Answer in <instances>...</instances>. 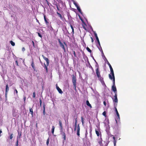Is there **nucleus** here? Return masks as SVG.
Returning a JSON list of instances; mask_svg holds the SVG:
<instances>
[{
  "mask_svg": "<svg viewBox=\"0 0 146 146\" xmlns=\"http://www.w3.org/2000/svg\"><path fill=\"white\" fill-rule=\"evenodd\" d=\"M44 68L46 69V72H48L47 67L45 64H44Z\"/></svg>",
  "mask_w": 146,
  "mask_h": 146,
  "instance_id": "72a5a7b5",
  "label": "nucleus"
},
{
  "mask_svg": "<svg viewBox=\"0 0 146 146\" xmlns=\"http://www.w3.org/2000/svg\"><path fill=\"white\" fill-rule=\"evenodd\" d=\"M59 124L60 127V132H62L63 131V126L62 122L60 120L59 121Z\"/></svg>",
  "mask_w": 146,
  "mask_h": 146,
  "instance_id": "1a4fd4ad",
  "label": "nucleus"
},
{
  "mask_svg": "<svg viewBox=\"0 0 146 146\" xmlns=\"http://www.w3.org/2000/svg\"><path fill=\"white\" fill-rule=\"evenodd\" d=\"M9 90V88L8 84L6 85V90H5V95H6L7 93Z\"/></svg>",
  "mask_w": 146,
  "mask_h": 146,
  "instance_id": "dca6fc26",
  "label": "nucleus"
},
{
  "mask_svg": "<svg viewBox=\"0 0 146 146\" xmlns=\"http://www.w3.org/2000/svg\"><path fill=\"white\" fill-rule=\"evenodd\" d=\"M72 1L73 2L75 6L76 7H77L78 6V5L77 3L75 2V1L74 0H72Z\"/></svg>",
  "mask_w": 146,
  "mask_h": 146,
  "instance_id": "4be33fe9",
  "label": "nucleus"
},
{
  "mask_svg": "<svg viewBox=\"0 0 146 146\" xmlns=\"http://www.w3.org/2000/svg\"><path fill=\"white\" fill-rule=\"evenodd\" d=\"M80 127L79 124L78 125L77 129V134L78 136L80 135Z\"/></svg>",
  "mask_w": 146,
  "mask_h": 146,
  "instance_id": "4468645a",
  "label": "nucleus"
},
{
  "mask_svg": "<svg viewBox=\"0 0 146 146\" xmlns=\"http://www.w3.org/2000/svg\"><path fill=\"white\" fill-rule=\"evenodd\" d=\"M96 133L97 136H99L100 135V133L99 131L96 130Z\"/></svg>",
  "mask_w": 146,
  "mask_h": 146,
  "instance_id": "473e14b6",
  "label": "nucleus"
},
{
  "mask_svg": "<svg viewBox=\"0 0 146 146\" xmlns=\"http://www.w3.org/2000/svg\"><path fill=\"white\" fill-rule=\"evenodd\" d=\"M37 33L38 34V36H39L40 37V38H42V35L39 33Z\"/></svg>",
  "mask_w": 146,
  "mask_h": 146,
  "instance_id": "e433bc0d",
  "label": "nucleus"
},
{
  "mask_svg": "<svg viewBox=\"0 0 146 146\" xmlns=\"http://www.w3.org/2000/svg\"><path fill=\"white\" fill-rule=\"evenodd\" d=\"M56 87L57 90L58 92L60 94H62V92L61 90L59 87L57 86V84L56 85Z\"/></svg>",
  "mask_w": 146,
  "mask_h": 146,
  "instance_id": "f8f14e48",
  "label": "nucleus"
},
{
  "mask_svg": "<svg viewBox=\"0 0 146 146\" xmlns=\"http://www.w3.org/2000/svg\"><path fill=\"white\" fill-rule=\"evenodd\" d=\"M23 99L24 102H25L26 101V97L25 96H24Z\"/></svg>",
  "mask_w": 146,
  "mask_h": 146,
  "instance_id": "4d7b16f0",
  "label": "nucleus"
},
{
  "mask_svg": "<svg viewBox=\"0 0 146 146\" xmlns=\"http://www.w3.org/2000/svg\"><path fill=\"white\" fill-rule=\"evenodd\" d=\"M57 1L60 3H63L62 1L61 0H57Z\"/></svg>",
  "mask_w": 146,
  "mask_h": 146,
  "instance_id": "4c0bfd02",
  "label": "nucleus"
},
{
  "mask_svg": "<svg viewBox=\"0 0 146 146\" xmlns=\"http://www.w3.org/2000/svg\"><path fill=\"white\" fill-rule=\"evenodd\" d=\"M44 20L45 22L46 23V24H48V23L47 21V20L46 19L45 16V15H44Z\"/></svg>",
  "mask_w": 146,
  "mask_h": 146,
  "instance_id": "393cba45",
  "label": "nucleus"
},
{
  "mask_svg": "<svg viewBox=\"0 0 146 146\" xmlns=\"http://www.w3.org/2000/svg\"><path fill=\"white\" fill-rule=\"evenodd\" d=\"M58 42H59V44H61V43H62L61 42V40H60V39H58Z\"/></svg>",
  "mask_w": 146,
  "mask_h": 146,
  "instance_id": "a18cd8bd",
  "label": "nucleus"
},
{
  "mask_svg": "<svg viewBox=\"0 0 146 146\" xmlns=\"http://www.w3.org/2000/svg\"><path fill=\"white\" fill-rule=\"evenodd\" d=\"M96 74L100 82L104 80L103 78L101 76L100 72L96 73Z\"/></svg>",
  "mask_w": 146,
  "mask_h": 146,
  "instance_id": "39448f33",
  "label": "nucleus"
},
{
  "mask_svg": "<svg viewBox=\"0 0 146 146\" xmlns=\"http://www.w3.org/2000/svg\"><path fill=\"white\" fill-rule=\"evenodd\" d=\"M90 135H91V131H92V127L90 126Z\"/></svg>",
  "mask_w": 146,
  "mask_h": 146,
  "instance_id": "c03bdc74",
  "label": "nucleus"
},
{
  "mask_svg": "<svg viewBox=\"0 0 146 146\" xmlns=\"http://www.w3.org/2000/svg\"><path fill=\"white\" fill-rule=\"evenodd\" d=\"M76 8H77V9L78 10V11L80 13H81V14H82V11H81V10L80 9V7L78 6V7H76Z\"/></svg>",
  "mask_w": 146,
  "mask_h": 146,
  "instance_id": "6ab92c4d",
  "label": "nucleus"
},
{
  "mask_svg": "<svg viewBox=\"0 0 146 146\" xmlns=\"http://www.w3.org/2000/svg\"><path fill=\"white\" fill-rule=\"evenodd\" d=\"M72 82L73 85H74V84H76V77L74 75H73V76H72Z\"/></svg>",
  "mask_w": 146,
  "mask_h": 146,
  "instance_id": "6e6552de",
  "label": "nucleus"
},
{
  "mask_svg": "<svg viewBox=\"0 0 146 146\" xmlns=\"http://www.w3.org/2000/svg\"><path fill=\"white\" fill-rule=\"evenodd\" d=\"M13 133H12L10 134L9 137V138L10 139H12L13 138Z\"/></svg>",
  "mask_w": 146,
  "mask_h": 146,
  "instance_id": "2f4dec72",
  "label": "nucleus"
},
{
  "mask_svg": "<svg viewBox=\"0 0 146 146\" xmlns=\"http://www.w3.org/2000/svg\"><path fill=\"white\" fill-rule=\"evenodd\" d=\"M25 48L24 47H23L22 48V50L23 51H25Z\"/></svg>",
  "mask_w": 146,
  "mask_h": 146,
  "instance_id": "6e6d98bb",
  "label": "nucleus"
},
{
  "mask_svg": "<svg viewBox=\"0 0 146 146\" xmlns=\"http://www.w3.org/2000/svg\"><path fill=\"white\" fill-rule=\"evenodd\" d=\"M86 50H87V51L89 52H90V53H91L92 52V51L89 48H88V47H87L86 48Z\"/></svg>",
  "mask_w": 146,
  "mask_h": 146,
  "instance_id": "c756f323",
  "label": "nucleus"
},
{
  "mask_svg": "<svg viewBox=\"0 0 146 146\" xmlns=\"http://www.w3.org/2000/svg\"><path fill=\"white\" fill-rule=\"evenodd\" d=\"M45 104H43V110H45Z\"/></svg>",
  "mask_w": 146,
  "mask_h": 146,
  "instance_id": "8fccbe9b",
  "label": "nucleus"
},
{
  "mask_svg": "<svg viewBox=\"0 0 146 146\" xmlns=\"http://www.w3.org/2000/svg\"><path fill=\"white\" fill-rule=\"evenodd\" d=\"M112 99L113 102L114 103V106H117L118 101L117 98V94H115V96Z\"/></svg>",
  "mask_w": 146,
  "mask_h": 146,
  "instance_id": "f03ea898",
  "label": "nucleus"
},
{
  "mask_svg": "<svg viewBox=\"0 0 146 146\" xmlns=\"http://www.w3.org/2000/svg\"><path fill=\"white\" fill-rule=\"evenodd\" d=\"M10 43L13 46L15 45V43L12 40L10 41Z\"/></svg>",
  "mask_w": 146,
  "mask_h": 146,
  "instance_id": "5701e85b",
  "label": "nucleus"
},
{
  "mask_svg": "<svg viewBox=\"0 0 146 146\" xmlns=\"http://www.w3.org/2000/svg\"><path fill=\"white\" fill-rule=\"evenodd\" d=\"M109 64V67H110L111 72L110 74H111L112 77H115L113 70L112 66L110 64Z\"/></svg>",
  "mask_w": 146,
  "mask_h": 146,
  "instance_id": "20e7f679",
  "label": "nucleus"
},
{
  "mask_svg": "<svg viewBox=\"0 0 146 146\" xmlns=\"http://www.w3.org/2000/svg\"><path fill=\"white\" fill-rule=\"evenodd\" d=\"M109 77L110 79L112 80L113 85L112 86H115V77H112L110 74H109Z\"/></svg>",
  "mask_w": 146,
  "mask_h": 146,
  "instance_id": "7ed1b4c3",
  "label": "nucleus"
},
{
  "mask_svg": "<svg viewBox=\"0 0 146 146\" xmlns=\"http://www.w3.org/2000/svg\"><path fill=\"white\" fill-rule=\"evenodd\" d=\"M74 55L75 56H76V54H75V52L74 51Z\"/></svg>",
  "mask_w": 146,
  "mask_h": 146,
  "instance_id": "e2e57ef3",
  "label": "nucleus"
},
{
  "mask_svg": "<svg viewBox=\"0 0 146 146\" xmlns=\"http://www.w3.org/2000/svg\"><path fill=\"white\" fill-rule=\"evenodd\" d=\"M49 142V139H47V141H46V144L47 145H48Z\"/></svg>",
  "mask_w": 146,
  "mask_h": 146,
  "instance_id": "79ce46f5",
  "label": "nucleus"
},
{
  "mask_svg": "<svg viewBox=\"0 0 146 146\" xmlns=\"http://www.w3.org/2000/svg\"><path fill=\"white\" fill-rule=\"evenodd\" d=\"M60 47H61L63 49L64 51V52H65V50L64 46V44H63V43H61V44H60Z\"/></svg>",
  "mask_w": 146,
  "mask_h": 146,
  "instance_id": "f3484780",
  "label": "nucleus"
},
{
  "mask_svg": "<svg viewBox=\"0 0 146 146\" xmlns=\"http://www.w3.org/2000/svg\"><path fill=\"white\" fill-rule=\"evenodd\" d=\"M57 14L58 15L59 17H60V18L61 19H62V17L61 15L58 12H57Z\"/></svg>",
  "mask_w": 146,
  "mask_h": 146,
  "instance_id": "b1692460",
  "label": "nucleus"
},
{
  "mask_svg": "<svg viewBox=\"0 0 146 146\" xmlns=\"http://www.w3.org/2000/svg\"><path fill=\"white\" fill-rule=\"evenodd\" d=\"M91 39L92 42H94L93 39L92 37H91Z\"/></svg>",
  "mask_w": 146,
  "mask_h": 146,
  "instance_id": "052dcab7",
  "label": "nucleus"
},
{
  "mask_svg": "<svg viewBox=\"0 0 146 146\" xmlns=\"http://www.w3.org/2000/svg\"><path fill=\"white\" fill-rule=\"evenodd\" d=\"M73 86V88L74 89L76 90V84H74Z\"/></svg>",
  "mask_w": 146,
  "mask_h": 146,
  "instance_id": "58836bf2",
  "label": "nucleus"
},
{
  "mask_svg": "<svg viewBox=\"0 0 146 146\" xmlns=\"http://www.w3.org/2000/svg\"><path fill=\"white\" fill-rule=\"evenodd\" d=\"M100 82L103 86H106V84H105V82L104 80H103L102 81H101Z\"/></svg>",
  "mask_w": 146,
  "mask_h": 146,
  "instance_id": "7c9ffc66",
  "label": "nucleus"
},
{
  "mask_svg": "<svg viewBox=\"0 0 146 146\" xmlns=\"http://www.w3.org/2000/svg\"><path fill=\"white\" fill-rule=\"evenodd\" d=\"M40 106H42V101L40 99Z\"/></svg>",
  "mask_w": 146,
  "mask_h": 146,
  "instance_id": "de8ad7c7",
  "label": "nucleus"
},
{
  "mask_svg": "<svg viewBox=\"0 0 146 146\" xmlns=\"http://www.w3.org/2000/svg\"><path fill=\"white\" fill-rule=\"evenodd\" d=\"M14 93H16V94H17L18 92H17V90L16 89H15V90Z\"/></svg>",
  "mask_w": 146,
  "mask_h": 146,
  "instance_id": "3c124183",
  "label": "nucleus"
},
{
  "mask_svg": "<svg viewBox=\"0 0 146 146\" xmlns=\"http://www.w3.org/2000/svg\"><path fill=\"white\" fill-rule=\"evenodd\" d=\"M113 143H114V146H115L116 142V140L113 141Z\"/></svg>",
  "mask_w": 146,
  "mask_h": 146,
  "instance_id": "49530a36",
  "label": "nucleus"
},
{
  "mask_svg": "<svg viewBox=\"0 0 146 146\" xmlns=\"http://www.w3.org/2000/svg\"><path fill=\"white\" fill-rule=\"evenodd\" d=\"M36 96V94L35 92H34L33 93V97L34 98H35Z\"/></svg>",
  "mask_w": 146,
  "mask_h": 146,
  "instance_id": "c9c22d12",
  "label": "nucleus"
},
{
  "mask_svg": "<svg viewBox=\"0 0 146 146\" xmlns=\"http://www.w3.org/2000/svg\"><path fill=\"white\" fill-rule=\"evenodd\" d=\"M86 105L90 107H92V106H91V105L90 104L89 102L88 101V100H87L86 101Z\"/></svg>",
  "mask_w": 146,
  "mask_h": 146,
  "instance_id": "aec40b11",
  "label": "nucleus"
},
{
  "mask_svg": "<svg viewBox=\"0 0 146 146\" xmlns=\"http://www.w3.org/2000/svg\"><path fill=\"white\" fill-rule=\"evenodd\" d=\"M96 39L98 42V45H99V46H100V43L98 37L96 38Z\"/></svg>",
  "mask_w": 146,
  "mask_h": 146,
  "instance_id": "cd10ccee",
  "label": "nucleus"
},
{
  "mask_svg": "<svg viewBox=\"0 0 146 146\" xmlns=\"http://www.w3.org/2000/svg\"><path fill=\"white\" fill-rule=\"evenodd\" d=\"M102 56L103 59L106 62H107L109 66V64H110V63H109V62L108 61V60H107V59H106V58L105 57V56H104V55H103V56Z\"/></svg>",
  "mask_w": 146,
  "mask_h": 146,
  "instance_id": "2eb2a0df",
  "label": "nucleus"
},
{
  "mask_svg": "<svg viewBox=\"0 0 146 146\" xmlns=\"http://www.w3.org/2000/svg\"><path fill=\"white\" fill-rule=\"evenodd\" d=\"M30 112L31 113V114L33 116V109L31 108H30L29 109Z\"/></svg>",
  "mask_w": 146,
  "mask_h": 146,
  "instance_id": "c85d7f7f",
  "label": "nucleus"
},
{
  "mask_svg": "<svg viewBox=\"0 0 146 146\" xmlns=\"http://www.w3.org/2000/svg\"><path fill=\"white\" fill-rule=\"evenodd\" d=\"M92 67V66L90 65V68H91Z\"/></svg>",
  "mask_w": 146,
  "mask_h": 146,
  "instance_id": "774afa93",
  "label": "nucleus"
},
{
  "mask_svg": "<svg viewBox=\"0 0 146 146\" xmlns=\"http://www.w3.org/2000/svg\"><path fill=\"white\" fill-rule=\"evenodd\" d=\"M94 35L96 37V38L98 37L97 36V34L95 32H94Z\"/></svg>",
  "mask_w": 146,
  "mask_h": 146,
  "instance_id": "a19ab883",
  "label": "nucleus"
},
{
  "mask_svg": "<svg viewBox=\"0 0 146 146\" xmlns=\"http://www.w3.org/2000/svg\"><path fill=\"white\" fill-rule=\"evenodd\" d=\"M56 8H57V9L58 11H60V9H59V8L58 7V5H56Z\"/></svg>",
  "mask_w": 146,
  "mask_h": 146,
  "instance_id": "09e8293b",
  "label": "nucleus"
},
{
  "mask_svg": "<svg viewBox=\"0 0 146 146\" xmlns=\"http://www.w3.org/2000/svg\"><path fill=\"white\" fill-rule=\"evenodd\" d=\"M70 27H71V29H72V33L73 34L74 33V29H73V26L71 25H70Z\"/></svg>",
  "mask_w": 146,
  "mask_h": 146,
  "instance_id": "a878e982",
  "label": "nucleus"
},
{
  "mask_svg": "<svg viewBox=\"0 0 146 146\" xmlns=\"http://www.w3.org/2000/svg\"><path fill=\"white\" fill-rule=\"evenodd\" d=\"M95 67L96 68V74L100 72V71L99 67L97 62H96V64L95 65Z\"/></svg>",
  "mask_w": 146,
  "mask_h": 146,
  "instance_id": "423d86ee",
  "label": "nucleus"
},
{
  "mask_svg": "<svg viewBox=\"0 0 146 146\" xmlns=\"http://www.w3.org/2000/svg\"><path fill=\"white\" fill-rule=\"evenodd\" d=\"M85 119L83 117H81V122L82 123V125H84V121Z\"/></svg>",
  "mask_w": 146,
  "mask_h": 146,
  "instance_id": "412c9836",
  "label": "nucleus"
},
{
  "mask_svg": "<svg viewBox=\"0 0 146 146\" xmlns=\"http://www.w3.org/2000/svg\"><path fill=\"white\" fill-rule=\"evenodd\" d=\"M31 65V66H32V67L35 70V64H34V62L33 60H32V62Z\"/></svg>",
  "mask_w": 146,
  "mask_h": 146,
  "instance_id": "a211bd4d",
  "label": "nucleus"
},
{
  "mask_svg": "<svg viewBox=\"0 0 146 146\" xmlns=\"http://www.w3.org/2000/svg\"><path fill=\"white\" fill-rule=\"evenodd\" d=\"M117 106H114V108L115 109V111L116 113V115L117 116V117L115 119V120L116 121V124H117V121H119L120 120V118L119 114L116 108V107Z\"/></svg>",
  "mask_w": 146,
  "mask_h": 146,
  "instance_id": "f257e3e1",
  "label": "nucleus"
},
{
  "mask_svg": "<svg viewBox=\"0 0 146 146\" xmlns=\"http://www.w3.org/2000/svg\"><path fill=\"white\" fill-rule=\"evenodd\" d=\"M103 103H104V105L105 106H106V102H105V101H104V102Z\"/></svg>",
  "mask_w": 146,
  "mask_h": 146,
  "instance_id": "864d4df0",
  "label": "nucleus"
},
{
  "mask_svg": "<svg viewBox=\"0 0 146 146\" xmlns=\"http://www.w3.org/2000/svg\"><path fill=\"white\" fill-rule=\"evenodd\" d=\"M42 57L43 58L44 60H45L46 62V65L47 66H48L49 65V61L47 58L45 57L43 55H42Z\"/></svg>",
  "mask_w": 146,
  "mask_h": 146,
  "instance_id": "0eeeda50",
  "label": "nucleus"
},
{
  "mask_svg": "<svg viewBox=\"0 0 146 146\" xmlns=\"http://www.w3.org/2000/svg\"><path fill=\"white\" fill-rule=\"evenodd\" d=\"M111 88L112 90L114 92L115 94H117V89L115 86H112Z\"/></svg>",
  "mask_w": 146,
  "mask_h": 146,
  "instance_id": "9d476101",
  "label": "nucleus"
},
{
  "mask_svg": "<svg viewBox=\"0 0 146 146\" xmlns=\"http://www.w3.org/2000/svg\"><path fill=\"white\" fill-rule=\"evenodd\" d=\"M18 143H19V140H18V138L17 140V141L16 142V144H15L16 146H18Z\"/></svg>",
  "mask_w": 146,
  "mask_h": 146,
  "instance_id": "f704fd0d",
  "label": "nucleus"
},
{
  "mask_svg": "<svg viewBox=\"0 0 146 146\" xmlns=\"http://www.w3.org/2000/svg\"><path fill=\"white\" fill-rule=\"evenodd\" d=\"M87 134H88V132H87V130H86V133H85V135H86H86Z\"/></svg>",
  "mask_w": 146,
  "mask_h": 146,
  "instance_id": "13d9d810",
  "label": "nucleus"
},
{
  "mask_svg": "<svg viewBox=\"0 0 146 146\" xmlns=\"http://www.w3.org/2000/svg\"><path fill=\"white\" fill-rule=\"evenodd\" d=\"M15 63H16V64H17V66H19L18 65V61H17V60H16V61H15Z\"/></svg>",
  "mask_w": 146,
  "mask_h": 146,
  "instance_id": "603ef678",
  "label": "nucleus"
},
{
  "mask_svg": "<svg viewBox=\"0 0 146 146\" xmlns=\"http://www.w3.org/2000/svg\"><path fill=\"white\" fill-rule=\"evenodd\" d=\"M32 43H33V45L34 46V43L33 41H32Z\"/></svg>",
  "mask_w": 146,
  "mask_h": 146,
  "instance_id": "0e129e2a",
  "label": "nucleus"
},
{
  "mask_svg": "<svg viewBox=\"0 0 146 146\" xmlns=\"http://www.w3.org/2000/svg\"><path fill=\"white\" fill-rule=\"evenodd\" d=\"M93 59H94V60L95 62L96 63V62H96V60L94 59V58H93Z\"/></svg>",
  "mask_w": 146,
  "mask_h": 146,
  "instance_id": "338daca9",
  "label": "nucleus"
},
{
  "mask_svg": "<svg viewBox=\"0 0 146 146\" xmlns=\"http://www.w3.org/2000/svg\"><path fill=\"white\" fill-rule=\"evenodd\" d=\"M97 47L98 48L99 50L101 52L102 56H103V55H104V54L103 53V51L102 50L101 45H100V46H99V45H97Z\"/></svg>",
  "mask_w": 146,
  "mask_h": 146,
  "instance_id": "ddd939ff",
  "label": "nucleus"
},
{
  "mask_svg": "<svg viewBox=\"0 0 146 146\" xmlns=\"http://www.w3.org/2000/svg\"><path fill=\"white\" fill-rule=\"evenodd\" d=\"M46 113L45 111V110H43V114L44 115H45V114Z\"/></svg>",
  "mask_w": 146,
  "mask_h": 146,
  "instance_id": "5fc2aeb1",
  "label": "nucleus"
},
{
  "mask_svg": "<svg viewBox=\"0 0 146 146\" xmlns=\"http://www.w3.org/2000/svg\"><path fill=\"white\" fill-rule=\"evenodd\" d=\"M54 126H52V134H53L54 133Z\"/></svg>",
  "mask_w": 146,
  "mask_h": 146,
  "instance_id": "bb28decb",
  "label": "nucleus"
},
{
  "mask_svg": "<svg viewBox=\"0 0 146 146\" xmlns=\"http://www.w3.org/2000/svg\"><path fill=\"white\" fill-rule=\"evenodd\" d=\"M106 112L105 111H104L102 113V115L104 116H105L106 115Z\"/></svg>",
  "mask_w": 146,
  "mask_h": 146,
  "instance_id": "ea45409f",
  "label": "nucleus"
},
{
  "mask_svg": "<svg viewBox=\"0 0 146 146\" xmlns=\"http://www.w3.org/2000/svg\"><path fill=\"white\" fill-rule=\"evenodd\" d=\"M91 68L92 69V70L93 71H94V69H93V68H92H92Z\"/></svg>",
  "mask_w": 146,
  "mask_h": 146,
  "instance_id": "69168bd1",
  "label": "nucleus"
},
{
  "mask_svg": "<svg viewBox=\"0 0 146 146\" xmlns=\"http://www.w3.org/2000/svg\"><path fill=\"white\" fill-rule=\"evenodd\" d=\"M60 132V134L61 135H62V137L64 139V140H65L66 139V134L65 133L63 132Z\"/></svg>",
  "mask_w": 146,
  "mask_h": 146,
  "instance_id": "9b49d317",
  "label": "nucleus"
},
{
  "mask_svg": "<svg viewBox=\"0 0 146 146\" xmlns=\"http://www.w3.org/2000/svg\"><path fill=\"white\" fill-rule=\"evenodd\" d=\"M113 141H115V137H113Z\"/></svg>",
  "mask_w": 146,
  "mask_h": 146,
  "instance_id": "680f3d73",
  "label": "nucleus"
},
{
  "mask_svg": "<svg viewBox=\"0 0 146 146\" xmlns=\"http://www.w3.org/2000/svg\"><path fill=\"white\" fill-rule=\"evenodd\" d=\"M76 129H77V126H74V130L75 131L76 130Z\"/></svg>",
  "mask_w": 146,
  "mask_h": 146,
  "instance_id": "bf43d9fd",
  "label": "nucleus"
},
{
  "mask_svg": "<svg viewBox=\"0 0 146 146\" xmlns=\"http://www.w3.org/2000/svg\"><path fill=\"white\" fill-rule=\"evenodd\" d=\"M77 119L76 118L75 120V122L74 125V126H77Z\"/></svg>",
  "mask_w": 146,
  "mask_h": 146,
  "instance_id": "37998d69",
  "label": "nucleus"
}]
</instances>
